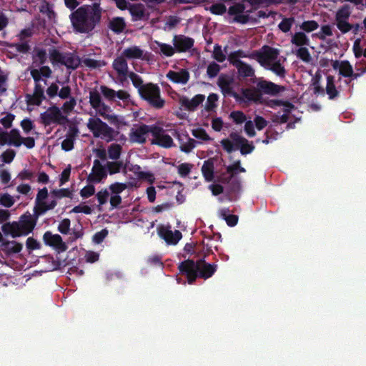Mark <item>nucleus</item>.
Segmentation results:
<instances>
[{
    "label": "nucleus",
    "instance_id": "1a4fd4ad",
    "mask_svg": "<svg viewBox=\"0 0 366 366\" xmlns=\"http://www.w3.org/2000/svg\"><path fill=\"white\" fill-rule=\"evenodd\" d=\"M152 135L154 137L152 140V144H156L164 148H171L175 146L172 138L169 134H164V130L162 127L153 125Z\"/></svg>",
    "mask_w": 366,
    "mask_h": 366
},
{
    "label": "nucleus",
    "instance_id": "72a5a7b5",
    "mask_svg": "<svg viewBox=\"0 0 366 366\" xmlns=\"http://www.w3.org/2000/svg\"><path fill=\"white\" fill-rule=\"evenodd\" d=\"M229 208H223L219 210L220 217L224 219L227 224L229 227H234L238 222V216L235 214H229Z\"/></svg>",
    "mask_w": 366,
    "mask_h": 366
},
{
    "label": "nucleus",
    "instance_id": "5701e85b",
    "mask_svg": "<svg viewBox=\"0 0 366 366\" xmlns=\"http://www.w3.org/2000/svg\"><path fill=\"white\" fill-rule=\"evenodd\" d=\"M241 99L239 100H236V102L239 103L242 102H259L260 95L258 93V90L257 87L253 88H242L241 89Z\"/></svg>",
    "mask_w": 366,
    "mask_h": 366
},
{
    "label": "nucleus",
    "instance_id": "69168bd1",
    "mask_svg": "<svg viewBox=\"0 0 366 366\" xmlns=\"http://www.w3.org/2000/svg\"><path fill=\"white\" fill-rule=\"evenodd\" d=\"M192 135L199 139L203 141L210 140V137L205 131V129L202 128H198L192 130Z\"/></svg>",
    "mask_w": 366,
    "mask_h": 366
},
{
    "label": "nucleus",
    "instance_id": "f704fd0d",
    "mask_svg": "<svg viewBox=\"0 0 366 366\" xmlns=\"http://www.w3.org/2000/svg\"><path fill=\"white\" fill-rule=\"evenodd\" d=\"M122 55L129 59H141L143 55V51L137 46H133L125 49Z\"/></svg>",
    "mask_w": 366,
    "mask_h": 366
},
{
    "label": "nucleus",
    "instance_id": "0e129e2a",
    "mask_svg": "<svg viewBox=\"0 0 366 366\" xmlns=\"http://www.w3.org/2000/svg\"><path fill=\"white\" fill-rule=\"evenodd\" d=\"M71 221L68 218L62 219L58 226V231L63 234L69 233L70 229Z\"/></svg>",
    "mask_w": 366,
    "mask_h": 366
},
{
    "label": "nucleus",
    "instance_id": "a878e982",
    "mask_svg": "<svg viewBox=\"0 0 366 366\" xmlns=\"http://www.w3.org/2000/svg\"><path fill=\"white\" fill-rule=\"evenodd\" d=\"M22 247V244L16 241L6 240L3 242L1 244L2 251L8 255L20 252Z\"/></svg>",
    "mask_w": 366,
    "mask_h": 366
},
{
    "label": "nucleus",
    "instance_id": "b1692460",
    "mask_svg": "<svg viewBox=\"0 0 366 366\" xmlns=\"http://www.w3.org/2000/svg\"><path fill=\"white\" fill-rule=\"evenodd\" d=\"M327 84L325 87V94H327L330 100H335L340 97V92L338 91L335 84V76L332 75L327 76Z\"/></svg>",
    "mask_w": 366,
    "mask_h": 366
},
{
    "label": "nucleus",
    "instance_id": "37998d69",
    "mask_svg": "<svg viewBox=\"0 0 366 366\" xmlns=\"http://www.w3.org/2000/svg\"><path fill=\"white\" fill-rule=\"evenodd\" d=\"M333 35L332 28L330 25H323L321 26V29L319 32L315 33L312 36H315L320 40H325L327 36H332Z\"/></svg>",
    "mask_w": 366,
    "mask_h": 366
},
{
    "label": "nucleus",
    "instance_id": "3c124183",
    "mask_svg": "<svg viewBox=\"0 0 366 366\" xmlns=\"http://www.w3.org/2000/svg\"><path fill=\"white\" fill-rule=\"evenodd\" d=\"M335 24L342 34L349 32L353 28V25L349 23L348 20H335Z\"/></svg>",
    "mask_w": 366,
    "mask_h": 366
},
{
    "label": "nucleus",
    "instance_id": "c85d7f7f",
    "mask_svg": "<svg viewBox=\"0 0 366 366\" xmlns=\"http://www.w3.org/2000/svg\"><path fill=\"white\" fill-rule=\"evenodd\" d=\"M252 6H269L271 5L280 4L284 0H244ZM298 0H286L289 4H295Z\"/></svg>",
    "mask_w": 366,
    "mask_h": 366
},
{
    "label": "nucleus",
    "instance_id": "338daca9",
    "mask_svg": "<svg viewBox=\"0 0 366 366\" xmlns=\"http://www.w3.org/2000/svg\"><path fill=\"white\" fill-rule=\"evenodd\" d=\"M108 235V230L107 229H103L99 232H96L92 237V241L95 244H101L106 237Z\"/></svg>",
    "mask_w": 366,
    "mask_h": 366
},
{
    "label": "nucleus",
    "instance_id": "f03ea898",
    "mask_svg": "<svg viewBox=\"0 0 366 366\" xmlns=\"http://www.w3.org/2000/svg\"><path fill=\"white\" fill-rule=\"evenodd\" d=\"M240 58H249L256 60L266 70L271 71L280 78H285L287 74L285 66L279 59L280 50L268 45H264L259 50L247 54L242 49L234 51Z\"/></svg>",
    "mask_w": 366,
    "mask_h": 366
},
{
    "label": "nucleus",
    "instance_id": "cd10ccee",
    "mask_svg": "<svg viewBox=\"0 0 366 366\" xmlns=\"http://www.w3.org/2000/svg\"><path fill=\"white\" fill-rule=\"evenodd\" d=\"M127 24L123 17L112 18L108 25V27L115 34H120L126 29Z\"/></svg>",
    "mask_w": 366,
    "mask_h": 366
},
{
    "label": "nucleus",
    "instance_id": "864d4df0",
    "mask_svg": "<svg viewBox=\"0 0 366 366\" xmlns=\"http://www.w3.org/2000/svg\"><path fill=\"white\" fill-rule=\"evenodd\" d=\"M51 196L54 199H61L63 197H71V192L67 188H63L59 189H53L50 192Z\"/></svg>",
    "mask_w": 366,
    "mask_h": 366
},
{
    "label": "nucleus",
    "instance_id": "4c0bfd02",
    "mask_svg": "<svg viewBox=\"0 0 366 366\" xmlns=\"http://www.w3.org/2000/svg\"><path fill=\"white\" fill-rule=\"evenodd\" d=\"M48 52L49 59L53 64H61L65 53L60 52L55 46L50 47L48 50Z\"/></svg>",
    "mask_w": 366,
    "mask_h": 366
},
{
    "label": "nucleus",
    "instance_id": "58836bf2",
    "mask_svg": "<svg viewBox=\"0 0 366 366\" xmlns=\"http://www.w3.org/2000/svg\"><path fill=\"white\" fill-rule=\"evenodd\" d=\"M122 147L119 144H112L108 147V157L112 160H118L121 156Z\"/></svg>",
    "mask_w": 366,
    "mask_h": 366
},
{
    "label": "nucleus",
    "instance_id": "423d86ee",
    "mask_svg": "<svg viewBox=\"0 0 366 366\" xmlns=\"http://www.w3.org/2000/svg\"><path fill=\"white\" fill-rule=\"evenodd\" d=\"M87 127L96 138H101L107 142L115 139L117 132L106 122L98 117H91L87 122Z\"/></svg>",
    "mask_w": 366,
    "mask_h": 366
},
{
    "label": "nucleus",
    "instance_id": "8fccbe9b",
    "mask_svg": "<svg viewBox=\"0 0 366 366\" xmlns=\"http://www.w3.org/2000/svg\"><path fill=\"white\" fill-rule=\"evenodd\" d=\"M305 46H300L296 51L297 56L305 62H310L312 59L310 53L307 48Z\"/></svg>",
    "mask_w": 366,
    "mask_h": 366
},
{
    "label": "nucleus",
    "instance_id": "603ef678",
    "mask_svg": "<svg viewBox=\"0 0 366 366\" xmlns=\"http://www.w3.org/2000/svg\"><path fill=\"white\" fill-rule=\"evenodd\" d=\"M83 64L85 66L90 69H97L105 66L106 63L104 61L96 60L91 58H86L83 60Z\"/></svg>",
    "mask_w": 366,
    "mask_h": 366
},
{
    "label": "nucleus",
    "instance_id": "a211bd4d",
    "mask_svg": "<svg viewBox=\"0 0 366 366\" xmlns=\"http://www.w3.org/2000/svg\"><path fill=\"white\" fill-rule=\"evenodd\" d=\"M44 83H37L34 85V89L32 94L26 95V101L28 104L40 106L44 100L46 99L44 94Z\"/></svg>",
    "mask_w": 366,
    "mask_h": 366
},
{
    "label": "nucleus",
    "instance_id": "ea45409f",
    "mask_svg": "<svg viewBox=\"0 0 366 366\" xmlns=\"http://www.w3.org/2000/svg\"><path fill=\"white\" fill-rule=\"evenodd\" d=\"M155 44L159 47L161 54L167 57H170L177 52L174 45L172 46L170 44L162 43L158 41H155Z\"/></svg>",
    "mask_w": 366,
    "mask_h": 366
},
{
    "label": "nucleus",
    "instance_id": "393cba45",
    "mask_svg": "<svg viewBox=\"0 0 366 366\" xmlns=\"http://www.w3.org/2000/svg\"><path fill=\"white\" fill-rule=\"evenodd\" d=\"M237 70L238 79L239 80L248 78L255 77V71L252 66L247 63L243 61L236 67Z\"/></svg>",
    "mask_w": 366,
    "mask_h": 366
},
{
    "label": "nucleus",
    "instance_id": "13d9d810",
    "mask_svg": "<svg viewBox=\"0 0 366 366\" xmlns=\"http://www.w3.org/2000/svg\"><path fill=\"white\" fill-rule=\"evenodd\" d=\"M234 83V78L229 75L222 74L217 81L219 88L232 85Z\"/></svg>",
    "mask_w": 366,
    "mask_h": 366
},
{
    "label": "nucleus",
    "instance_id": "49530a36",
    "mask_svg": "<svg viewBox=\"0 0 366 366\" xmlns=\"http://www.w3.org/2000/svg\"><path fill=\"white\" fill-rule=\"evenodd\" d=\"M352 66L347 60L342 61L339 74L344 77H349L352 74Z\"/></svg>",
    "mask_w": 366,
    "mask_h": 366
},
{
    "label": "nucleus",
    "instance_id": "de8ad7c7",
    "mask_svg": "<svg viewBox=\"0 0 366 366\" xmlns=\"http://www.w3.org/2000/svg\"><path fill=\"white\" fill-rule=\"evenodd\" d=\"M295 22L294 17L284 18L278 24V28L284 33H287L290 31L292 24Z\"/></svg>",
    "mask_w": 366,
    "mask_h": 366
},
{
    "label": "nucleus",
    "instance_id": "79ce46f5",
    "mask_svg": "<svg viewBox=\"0 0 366 366\" xmlns=\"http://www.w3.org/2000/svg\"><path fill=\"white\" fill-rule=\"evenodd\" d=\"M351 14L350 6L345 4L336 12L335 20H348Z\"/></svg>",
    "mask_w": 366,
    "mask_h": 366
},
{
    "label": "nucleus",
    "instance_id": "473e14b6",
    "mask_svg": "<svg viewBox=\"0 0 366 366\" xmlns=\"http://www.w3.org/2000/svg\"><path fill=\"white\" fill-rule=\"evenodd\" d=\"M227 172L229 177L225 180L224 182H229L238 172H245L246 169L241 166V161L236 160L233 164L227 167Z\"/></svg>",
    "mask_w": 366,
    "mask_h": 366
},
{
    "label": "nucleus",
    "instance_id": "2eb2a0df",
    "mask_svg": "<svg viewBox=\"0 0 366 366\" xmlns=\"http://www.w3.org/2000/svg\"><path fill=\"white\" fill-rule=\"evenodd\" d=\"M158 235L164 239L168 244H176L182 237L181 232L175 230L172 232L170 226L160 225L157 227Z\"/></svg>",
    "mask_w": 366,
    "mask_h": 366
},
{
    "label": "nucleus",
    "instance_id": "e2e57ef3",
    "mask_svg": "<svg viewBox=\"0 0 366 366\" xmlns=\"http://www.w3.org/2000/svg\"><path fill=\"white\" fill-rule=\"evenodd\" d=\"M84 235L82 226L79 224L77 227H74L70 234L69 240L74 242L76 239L81 238Z\"/></svg>",
    "mask_w": 366,
    "mask_h": 366
},
{
    "label": "nucleus",
    "instance_id": "7ed1b4c3",
    "mask_svg": "<svg viewBox=\"0 0 366 366\" xmlns=\"http://www.w3.org/2000/svg\"><path fill=\"white\" fill-rule=\"evenodd\" d=\"M49 211L45 202H36L34 207V215L23 214L19 221L6 222L1 226L2 232L6 234H10L12 237L26 236L34 229L39 217Z\"/></svg>",
    "mask_w": 366,
    "mask_h": 366
},
{
    "label": "nucleus",
    "instance_id": "f3484780",
    "mask_svg": "<svg viewBox=\"0 0 366 366\" xmlns=\"http://www.w3.org/2000/svg\"><path fill=\"white\" fill-rule=\"evenodd\" d=\"M112 67L116 71L122 83L127 80L129 72L127 61L123 55L117 57L114 60Z\"/></svg>",
    "mask_w": 366,
    "mask_h": 366
},
{
    "label": "nucleus",
    "instance_id": "4be33fe9",
    "mask_svg": "<svg viewBox=\"0 0 366 366\" xmlns=\"http://www.w3.org/2000/svg\"><path fill=\"white\" fill-rule=\"evenodd\" d=\"M166 76L175 84H185L189 79V73L186 69H181L179 71L169 70Z\"/></svg>",
    "mask_w": 366,
    "mask_h": 366
},
{
    "label": "nucleus",
    "instance_id": "9b49d317",
    "mask_svg": "<svg viewBox=\"0 0 366 366\" xmlns=\"http://www.w3.org/2000/svg\"><path fill=\"white\" fill-rule=\"evenodd\" d=\"M257 88L258 93L260 95V99H262L263 94L276 96L281 92L285 91L284 86H280L270 81H267L264 79H260L257 83Z\"/></svg>",
    "mask_w": 366,
    "mask_h": 366
},
{
    "label": "nucleus",
    "instance_id": "f257e3e1",
    "mask_svg": "<svg viewBox=\"0 0 366 366\" xmlns=\"http://www.w3.org/2000/svg\"><path fill=\"white\" fill-rule=\"evenodd\" d=\"M103 9L99 2L84 4L69 14L74 31L79 34H89L102 21Z\"/></svg>",
    "mask_w": 366,
    "mask_h": 366
},
{
    "label": "nucleus",
    "instance_id": "bb28decb",
    "mask_svg": "<svg viewBox=\"0 0 366 366\" xmlns=\"http://www.w3.org/2000/svg\"><path fill=\"white\" fill-rule=\"evenodd\" d=\"M133 21L142 20L145 17V8L142 4H129L128 9Z\"/></svg>",
    "mask_w": 366,
    "mask_h": 366
},
{
    "label": "nucleus",
    "instance_id": "5fc2aeb1",
    "mask_svg": "<svg viewBox=\"0 0 366 366\" xmlns=\"http://www.w3.org/2000/svg\"><path fill=\"white\" fill-rule=\"evenodd\" d=\"M212 57L219 63H222L225 61L227 59L226 55L224 54L222 49V46L219 44H215L214 46V51L212 54Z\"/></svg>",
    "mask_w": 366,
    "mask_h": 366
},
{
    "label": "nucleus",
    "instance_id": "6e6552de",
    "mask_svg": "<svg viewBox=\"0 0 366 366\" xmlns=\"http://www.w3.org/2000/svg\"><path fill=\"white\" fill-rule=\"evenodd\" d=\"M41 123L44 126L52 124L62 125L68 122L66 115H64L61 109L56 105L49 107L40 114Z\"/></svg>",
    "mask_w": 366,
    "mask_h": 366
},
{
    "label": "nucleus",
    "instance_id": "680f3d73",
    "mask_svg": "<svg viewBox=\"0 0 366 366\" xmlns=\"http://www.w3.org/2000/svg\"><path fill=\"white\" fill-rule=\"evenodd\" d=\"M213 14L222 15L227 11L226 6L222 3L214 4L209 9Z\"/></svg>",
    "mask_w": 366,
    "mask_h": 366
},
{
    "label": "nucleus",
    "instance_id": "c756f323",
    "mask_svg": "<svg viewBox=\"0 0 366 366\" xmlns=\"http://www.w3.org/2000/svg\"><path fill=\"white\" fill-rule=\"evenodd\" d=\"M80 64L79 58L74 54L71 52H66L61 65L65 66L68 69H75Z\"/></svg>",
    "mask_w": 366,
    "mask_h": 366
},
{
    "label": "nucleus",
    "instance_id": "412c9836",
    "mask_svg": "<svg viewBox=\"0 0 366 366\" xmlns=\"http://www.w3.org/2000/svg\"><path fill=\"white\" fill-rule=\"evenodd\" d=\"M205 99V96L204 94H197L192 99L186 97H183L180 98L179 103L184 107L189 112H194L197 110V107L202 104V102Z\"/></svg>",
    "mask_w": 366,
    "mask_h": 366
},
{
    "label": "nucleus",
    "instance_id": "f8f14e48",
    "mask_svg": "<svg viewBox=\"0 0 366 366\" xmlns=\"http://www.w3.org/2000/svg\"><path fill=\"white\" fill-rule=\"evenodd\" d=\"M172 134L178 140L182 152L189 153L196 146V141L189 137L188 133L174 129Z\"/></svg>",
    "mask_w": 366,
    "mask_h": 366
},
{
    "label": "nucleus",
    "instance_id": "4468645a",
    "mask_svg": "<svg viewBox=\"0 0 366 366\" xmlns=\"http://www.w3.org/2000/svg\"><path fill=\"white\" fill-rule=\"evenodd\" d=\"M172 43L177 53H184L194 46V39L183 34H176L173 36Z\"/></svg>",
    "mask_w": 366,
    "mask_h": 366
},
{
    "label": "nucleus",
    "instance_id": "2f4dec72",
    "mask_svg": "<svg viewBox=\"0 0 366 366\" xmlns=\"http://www.w3.org/2000/svg\"><path fill=\"white\" fill-rule=\"evenodd\" d=\"M291 43L297 46H309V37L303 31H298L292 35Z\"/></svg>",
    "mask_w": 366,
    "mask_h": 366
},
{
    "label": "nucleus",
    "instance_id": "4d7b16f0",
    "mask_svg": "<svg viewBox=\"0 0 366 366\" xmlns=\"http://www.w3.org/2000/svg\"><path fill=\"white\" fill-rule=\"evenodd\" d=\"M229 118H231L237 124H241L247 119L246 115L242 111L232 112L229 114Z\"/></svg>",
    "mask_w": 366,
    "mask_h": 366
},
{
    "label": "nucleus",
    "instance_id": "6e6d98bb",
    "mask_svg": "<svg viewBox=\"0 0 366 366\" xmlns=\"http://www.w3.org/2000/svg\"><path fill=\"white\" fill-rule=\"evenodd\" d=\"M109 193L107 189H103L100 191H99L96 194V197L99 202V207H101L104 204H105L109 199ZM99 210H101V208L99 207Z\"/></svg>",
    "mask_w": 366,
    "mask_h": 366
},
{
    "label": "nucleus",
    "instance_id": "c9c22d12",
    "mask_svg": "<svg viewBox=\"0 0 366 366\" xmlns=\"http://www.w3.org/2000/svg\"><path fill=\"white\" fill-rule=\"evenodd\" d=\"M46 60V51L44 49L35 48L33 55V63L36 66H40L44 64Z\"/></svg>",
    "mask_w": 366,
    "mask_h": 366
},
{
    "label": "nucleus",
    "instance_id": "ddd939ff",
    "mask_svg": "<svg viewBox=\"0 0 366 366\" xmlns=\"http://www.w3.org/2000/svg\"><path fill=\"white\" fill-rule=\"evenodd\" d=\"M107 177L106 164L103 165L100 160L94 159L92 172L87 177L89 183H99Z\"/></svg>",
    "mask_w": 366,
    "mask_h": 366
},
{
    "label": "nucleus",
    "instance_id": "dca6fc26",
    "mask_svg": "<svg viewBox=\"0 0 366 366\" xmlns=\"http://www.w3.org/2000/svg\"><path fill=\"white\" fill-rule=\"evenodd\" d=\"M153 125L142 124L135 129H132L130 133V139L132 142L144 144L149 133L152 134Z\"/></svg>",
    "mask_w": 366,
    "mask_h": 366
},
{
    "label": "nucleus",
    "instance_id": "774afa93",
    "mask_svg": "<svg viewBox=\"0 0 366 366\" xmlns=\"http://www.w3.org/2000/svg\"><path fill=\"white\" fill-rule=\"evenodd\" d=\"M127 188V185L124 183L115 182L109 186V189L113 194L119 195Z\"/></svg>",
    "mask_w": 366,
    "mask_h": 366
},
{
    "label": "nucleus",
    "instance_id": "bf43d9fd",
    "mask_svg": "<svg viewBox=\"0 0 366 366\" xmlns=\"http://www.w3.org/2000/svg\"><path fill=\"white\" fill-rule=\"evenodd\" d=\"M218 100V95L214 93L210 94L207 99V102L205 104V109L208 112L212 111L214 108L217 107L216 102Z\"/></svg>",
    "mask_w": 366,
    "mask_h": 366
},
{
    "label": "nucleus",
    "instance_id": "c03bdc74",
    "mask_svg": "<svg viewBox=\"0 0 366 366\" xmlns=\"http://www.w3.org/2000/svg\"><path fill=\"white\" fill-rule=\"evenodd\" d=\"M127 77H129L131 79L133 86L137 89L138 93L139 92V88L143 89L144 86H145V84H144L143 82L142 78L139 75L133 71L129 72Z\"/></svg>",
    "mask_w": 366,
    "mask_h": 366
},
{
    "label": "nucleus",
    "instance_id": "6ab92c4d",
    "mask_svg": "<svg viewBox=\"0 0 366 366\" xmlns=\"http://www.w3.org/2000/svg\"><path fill=\"white\" fill-rule=\"evenodd\" d=\"M43 241L46 245L65 251L67 249L66 244L63 242L61 237L58 234H52L50 231H46L43 235Z\"/></svg>",
    "mask_w": 366,
    "mask_h": 366
},
{
    "label": "nucleus",
    "instance_id": "0eeeda50",
    "mask_svg": "<svg viewBox=\"0 0 366 366\" xmlns=\"http://www.w3.org/2000/svg\"><path fill=\"white\" fill-rule=\"evenodd\" d=\"M139 95L142 99L155 109H162L165 104L164 99L161 97V89L157 84H145L143 89L139 88Z\"/></svg>",
    "mask_w": 366,
    "mask_h": 366
},
{
    "label": "nucleus",
    "instance_id": "a18cd8bd",
    "mask_svg": "<svg viewBox=\"0 0 366 366\" xmlns=\"http://www.w3.org/2000/svg\"><path fill=\"white\" fill-rule=\"evenodd\" d=\"M319 27V24L315 20H308L303 21L300 25V28L303 31V32L310 33Z\"/></svg>",
    "mask_w": 366,
    "mask_h": 366
},
{
    "label": "nucleus",
    "instance_id": "e433bc0d",
    "mask_svg": "<svg viewBox=\"0 0 366 366\" xmlns=\"http://www.w3.org/2000/svg\"><path fill=\"white\" fill-rule=\"evenodd\" d=\"M106 167L107 174H109L110 175L119 173L120 172L122 169L125 168L123 162L117 160H114L112 162H107Z\"/></svg>",
    "mask_w": 366,
    "mask_h": 366
},
{
    "label": "nucleus",
    "instance_id": "052dcab7",
    "mask_svg": "<svg viewBox=\"0 0 366 366\" xmlns=\"http://www.w3.org/2000/svg\"><path fill=\"white\" fill-rule=\"evenodd\" d=\"M245 10V6L244 4L237 3L231 6H229L228 9V14L231 16H234L239 14L240 13H244Z\"/></svg>",
    "mask_w": 366,
    "mask_h": 366
},
{
    "label": "nucleus",
    "instance_id": "20e7f679",
    "mask_svg": "<svg viewBox=\"0 0 366 366\" xmlns=\"http://www.w3.org/2000/svg\"><path fill=\"white\" fill-rule=\"evenodd\" d=\"M216 264H210L205 262L204 257L197 261L186 259L182 262L178 269L182 274L186 276L189 285L194 283L198 277L207 280L211 277L217 271Z\"/></svg>",
    "mask_w": 366,
    "mask_h": 366
},
{
    "label": "nucleus",
    "instance_id": "09e8293b",
    "mask_svg": "<svg viewBox=\"0 0 366 366\" xmlns=\"http://www.w3.org/2000/svg\"><path fill=\"white\" fill-rule=\"evenodd\" d=\"M221 70V66L215 61L209 64L207 68V74L210 79L216 77Z\"/></svg>",
    "mask_w": 366,
    "mask_h": 366
},
{
    "label": "nucleus",
    "instance_id": "9d476101",
    "mask_svg": "<svg viewBox=\"0 0 366 366\" xmlns=\"http://www.w3.org/2000/svg\"><path fill=\"white\" fill-rule=\"evenodd\" d=\"M100 91L104 97L110 102L116 101V99L122 100L124 104H128L130 102V94L128 92L120 89L115 91L107 86L102 85L100 86Z\"/></svg>",
    "mask_w": 366,
    "mask_h": 366
},
{
    "label": "nucleus",
    "instance_id": "7c9ffc66",
    "mask_svg": "<svg viewBox=\"0 0 366 366\" xmlns=\"http://www.w3.org/2000/svg\"><path fill=\"white\" fill-rule=\"evenodd\" d=\"M214 162L212 159H208L204 162L202 167V172L207 182H212L214 179Z\"/></svg>",
    "mask_w": 366,
    "mask_h": 366
},
{
    "label": "nucleus",
    "instance_id": "a19ab883",
    "mask_svg": "<svg viewBox=\"0 0 366 366\" xmlns=\"http://www.w3.org/2000/svg\"><path fill=\"white\" fill-rule=\"evenodd\" d=\"M102 102L101 94L97 90L89 92V104L93 109H98Z\"/></svg>",
    "mask_w": 366,
    "mask_h": 366
},
{
    "label": "nucleus",
    "instance_id": "39448f33",
    "mask_svg": "<svg viewBox=\"0 0 366 366\" xmlns=\"http://www.w3.org/2000/svg\"><path fill=\"white\" fill-rule=\"evenodd\" d=\"M229 139H223L220 143L227 153L230 154L237 149H239L242 155L251 154L255 149L252 142H249L246 138L237 132H231Z\"/></svg>",
    "mask_w": 366,
    "mask_h": 366
},
{
    "label": "nucleus",
    "instance_id": "aec40b11",
    "mask_svg": "<svg viewBox=\"0 0 366 366\" xmlns=\"http://www.w3.org/2000/svg\"><path fill=\"white\" fill-rule=\"evenodd\" d=\"M1 135V145L8 144L19 147L22 144V137L17 129H12L9 132H4Z\"/></svg>",
    "mask_w": 366,
    "mask_h": 366
}]
</instances>
